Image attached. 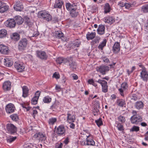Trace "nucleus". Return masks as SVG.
<instances>
[{
	"label": "nucleus",
	"mask_w": 148,
	"mask_h": 148,
	"mask_svg": "<svg viewBox=\"0 0 148 148\" xmlns=\"http://www.w3.org/2000/svg\"><path fill=\"white\" fill-rule=\"evenodd\" d=\"M117 127L119 131H121L124 130L123 125L120 123H119L117 124Z\"/></svg>",
	"instance_id": "53"
},
{
	"label": "nucleus",
	"mask_w": 148,
	"mask_h": 148,
	"mask_svg": "<svg viewBox=\"0 0 148 148\" xmlns=\"http://www.w3.org/2000/svg\"><path fill=\"white\" fill-rule=\"evenodd\" d=\"M95 122L98 127H99L103 124V123L101 118H99L98 120H96Z\"/></svg>",
	"instance_id": "48"
},
{
	"label": "nucleus",
	"mask_w": 148,
	"mask_h": 148,
	"mask_svg": "<svg viewBox=\"0 0 148 148\" xmlns=\"http://www.w3.org/2000/svg\"><path fill=\"white\" fill-rule=\"evenodd\" d=\"M6 128L8 132L11 134H13L17 131L16 127L12 124L8 123Z\"/></svg>",
	"instance_id": "7"
},
{
	"label": "nucleus",
	"mask_w": 148,
	"mask_h": 148,
	"mask_svg": "<svg viewBox=\"0 0 148 148\" xmlns=\"http://www.w3.org/2000/svg\"><path fill=\"white\" fill-rule=\"evenodd\" d=\"M63 2L60 0H58L55 2L53 7L54 8H62Z\"/></svg>",
	"instance_id": "25"
},
{
	"label": "nucleus",
	"mask_w": 148,
	"mask_h": 148,
	"mask_svg": "<svg viewBox=\"0 0 148 148\" xmlns=\"http://www.w3.org/2000/svg\"><path fill=\"white\" fill-rule=\"evenodd\" d=\"M38 16L39 18H43L47 21H51L52 19V16L48 12L45 10L41 11L38 13Z\"/></svg>",
	"instance_id": "1"
},
{
	"label": "nucleus",
	"mask_w": 148,
	"mask_h": 148,
	"mask_svg": "<svg viewBox=\"0 0 148 148\" xmlns=\"http://www.w3.org/2000/svg\"><path fill=\"white\" fill-rule=\"evenodd\" d=\"M133 5L132 4H131L129 3H125V7L127 9H130L131 7H132Z\"/></svg>",
	"instance_id": "54"
},
{
	"label": "nucleus",
	"mask_w": 148,
	"mask_h": 148,
	"mask_svg": "<svg viewBox=\"0 0 148 148\" xmlns=\"http://www.w3.org/2000/svg\"><path fill=\"white\" fill-rule=\"evenodd\" d=\"M128 88V86L126 83L124 82L121 85V88L119 89V93L121 95L123 96H124L123 91L124 90L127 89Z\"/></svg>",
	"instance_id": "16"
},
{
	"label": "nucleus",
	"mask_w": 148,
	"mask_h": 148,
	"mask_svg": "<svg viewBox=\"0 0 148 148\" xmlns=\"http://www.w3.org/2000/svg\"><path fill=\"white\" fill-rule=\"evenodd\" d=\"M139 130V127H138L134 126L130 129L131 132H137Z\"/></svg>",
	"instance_id": "47"
},
{
	"label": "nucleus",
	"mask_w": 148,
	"mask_h": 148,
	"mask_svg": "<svg viewBox=\"0 0 148 148\" xmlns=\"http://www.w3.org/2000/svg\"><path fill=\"white\" fill-rule=\"evenodd\" d=\"M68 62L69 63V66L71 70L74 71L76 68V65L75 62L72 61L71 59L68 60Z\"/></svg>",
	"instance_id": "22"
},
{
	"label": "nucleus",
	"mask_w": 148,
	"mask_h": 148,
	"mask_svg": "<svg viewBox=\"0 0 148 148\" xmlns=\"http://www.w3.org/2000/svg\"><path fill=\"white\" fill-rule=\"evenodd\" d=\"M14 8L16 11H21L23 9V5L21 0H17L14 5Z\"/></svg>",
	"instance_id": "6"
},
{
	"label": "nucleus",
	"mask_w": 148,
	"mask_h": 148,
	"mask_svg": "<svg viewBox=\"0 0 148 148\" xmlns=\"http://www.w3.org/2000/svg\"><path fill=\"white\" fill-rule=\"evenodd\" d=\"M25 23L29 27H32L33 24L32 23L30 22L29 20L25 21Z\"/></svg>",
	"instance_id": "57"
},
{
	"label": "nucleus",
	"mask_w": 148,
	"mask_h": 148,
	"mask_svg": "<svg viewBox=\"0 0 148 148\" xmlns=\"http://www.w3.org/2000/svg\"><path fill=\"white\" fill-rule=\"evenodd\" d=\"M40 95V92L38 91H36V92L35 93V96L34 97H36L38 98H39V97Z\"/></svg>",
	"instance_id": "61"
},
{
	"label": "nucleus",
	"mask_w": 148,
	"mask_h": 148,
	"mask_svg": "<svg viewBox=\"0 0 148 148\" xmlns=\"http://www.w3.org/2000/svg\"><path fill=\"white\" fill-rule=\"evenodd\" d=\"M10 117L13 121H16L18 119V117L17 114H13L10 116Z\"/></svg>",
	"instance_id": "46"
},
{
	"label": "nucleus",
	"mask_w": 148,
	"mask_h": 148,
	"mask_svg": "<svg viewBox=\"0 0 148 148\" xmlns=\"http://www.w3.org/2000/svg\"><path fill=\"white\" fill-rule=\"evenodd\" d=\"M112 48V51L114 53H116L119 52L120 50L119 42H116L113 46Z\"/></svg>",
	"instance_id": "21"
},
{
	"label": "nucleus",
	"mask_w": 148,
	"mask_h": 148,
	"mask_svg": "<svg viewBox=\"0 0 148 148\" xmlns=\"http://www.w3.org/2000/svg\"><path fill=\"white\" fill-rule=\"evenodd\" d=\"M19 35L18 34L15 33H13L10 36L11 39L14 41H17L20 38Z\"/></svg>",
	"instance_id": "31"
},
{
	"label": "nucleus",
	"mask_w": 148,
	"mask_h": 148,
	"mask_svg": "<svg viewBox=\"0 0 148 148\" xmlns=\"http://www.w3.org/2000/svg\"><path fill=\"white\" fill-rule=\"evenodd\" d=\"M89 136H87L86 138V145L94 146L95 145V142L92 139L89 138Z\"/></svg>",
	"instance_id": "29"
},
{
	"label": "nucleus",
	"mask_w": 148,
	"mask_h": 148,
	"mask_svg": "<svg viewBox=\"0 0 148 148\" xmlns=\"http://www.w3.org/2000/svg\"><path fill=\"white\" fill-rule=\"evenodd\" d=\"M31 110H32V111L33 112L32 116L34 118L36 115L37 114L38 112L37 110L34 109H32Z\"/></svg>",
	"instance_id": "59"
},
{
	"label": "nucleus",
	"mask_w": 148,
	"mask_h": 148,
	"mask_svg": "<svg viewBox=\"0 0 148 148\" xmlns=\"http://www.w3.org/2000/svg\"><path fill=\"white\" fill-rule=\"evenodd\" d=\"M100 39L101 38L100 37L97 36L94 40L93 41L95 43H99Z\"/></svg>",
	"instance_id": "55"
},
{
	"label": "nucleus",
	"mask_w": 148,
	"mask_h": 148,
	"mask_svg": "<svg viewBox=\"0 0 148 148\" xmlns=\"http://www.w3.org/2000/svg\"><path fill=\"white\" fill-rule=\"evenodd\" d=\"M81 44V42L78 39H76L72 43V46L73 48H75L79 47Z\"/></svg>",
	"instance_id": "33"
},
{
	"label": "nucleus",
	"mask_w": 148,
	"mask_h": 148,
	"mask_svg": "<svg viewBox=\"0 0 148 148\" xmlns=\"http://www.w3.org/2000/svg\"><path fill=\"white\" fill-rule=\"evenodd\" d=\"M96 71L98 72H99L103 75H105L106 72L108 71L109 70V68L108 66H100L97 67L96 68Z\"/></svg>",
	"instance_id": "10"
},
{
	"label": "nucleus",
	"mask_w": 148,
	"mask_h": 148,
	"mask_svg": "<svg viewBox=\"0 0 148 148\" xmlns=\"http://www.w3.org/2000/svg\"><path fill=\"white\" fill-rule=\"evenodd\" d=\"M131 123L133 124H137L142 121V117L140 116H132L130 119Z\"/></svg>",
	"instance_id": "12"
},
{
	"label": "nucleus",
	"mask_w": 148,
	"mask_h": 148,
	"mask_svg": "<svg viewBox=\"0 0 148 148\" xmlns=\"http://www.w3.org/2000/svg\"><path fill=\"white\" fill-rule=\"evenodd\" d=\"M88 83L90 84H92L94 86H96L97 84L95 82V81L92 79H89L88 81Z\"/></svg>",
	"instance_id": "51"
},
{
	"label": "nucleus",
	"mask_w": 148,
	"mask_h": 148,
	"mask_svg": "<svg viewBox=\"0 0 148 148\" xmlns=\"http://www.w3.org/2000/svg\"><path fill=\"white\" fill-rule=\"evenodd\" d=\"M38 98L34 97L32 99V103L33 104L35 105L37 103Z\"/></svg>",
	"instance_id": "50"
},
{
	"label": "nucleus",
	"mask_w": 148,
	"mask_h": 148,
	"mask_svg": "<svg viewBox=\"0 0 148 148\" xmlns=\"http://www.w3.org/2000/svg\"><path fill=\"white\" fill-rule=\"evenodd\" d=\"M96 82L100 84L102 86V91L104 93L107 92L108 90V86L107 83L105 80L99 79Z\"/></svg>",
	"instance_id": "5"
},
{
	"label": "nucleus",
	"mask_w": 148,
	"mask_h": 148,
	"mask_svg": "<svg viewBox=\"0 0 148 148\" xmlns=\"http://www.w3.org/2000/svg\"><path fill=\"white\" fill-rule=\"evenodd\" d=\"M66 7L67 10L69 12L73 10H75L77 8V5L75 3H66Z\"/></svg>",
	"instance_id": "15"
},
{
	"label": "nucleus",
	"mask_w": 148,
	"mask_h": 148,
	"mask_svg": "<svg viewBox=\"0 0 148 148\" xmlns=\"http://www.w3.org/2000/svg\"><path fill=\"white\" fill-rule=\"evenodd\" d=\"M27 42L26 38L21 39L18 43V50L22 51L25 50L27 47Z\"/></svg>",
	"instance_id": "3"
},
{
	"label": "nucleus",
	"mask_w": 148,
	"mask_h": 148,
	"mask_svg": "<svg viewBox=\"0 0 148 148\" xmlns=\"http://www.w3.org/2000/svg\"><path fill=\"white\" fill-rule=\"evenodd\" d=\"M63 144L62 143H60L56 146L55 148H62Z\"/></svg>",
	"instance_id": "60"
},
{
	"label": "nucleus",
	"mask_w": 148,
	"mask_h": 148,
	"mask_svg": "<svg viewBox=\"0 0 148 148\" xmlns=\"http://www.w3.org/2000/svg\"><path fill=\"white\" fill-rule=\"evenodd\" d=\"M5 110L7 113L10 114L14 112L15 110V108L14 104L10 103L6 105Z\"/></svg>",
	"instance_id": "13"
},
{
	"label": "nucleus",
	"mask_w": 148,
	"mask_h": 148,
	"mask_svg": "<svg viewBox=\"0 0 148 148\" xmlns=\"http://www.w3.org/2000/svg\"><path fill=\"white\" fill-rule=\"evenodd\" d=\"M145 140L147 141H148V131H147L145 135Z\"/></svg>",
	"instance_id": "63"
},
{
	"label": "nucleus",
	"mask_w": 148,
	"mask_h": 148,
	"mask_svg": "<svg viewBox=\"0 0 148 148\" xmlns=\"http://www.w3.org/2000/svg\"><path fill=\"white\" fill-rule=\"evenodd\" d=\"M71 16L72 17H77L78 14V11L77 9L75 10L71 11L69 12Z\"/></svg>",
	"instance_id": "37"
},
{
	"label": "nucleus",
	"mask_w": 148,
	"mask_h": 148,
	"mask_svg": "<svg viewBox=\"0 0 148 148\" xmlns=\"http://www.w3.org/2000/svg\"><path fill=\"white\" fill-rule=\"evenodd\" d=\"M53 77L58 79L60 78V75L58 73L55 72L53 75Z\"/></svg>",
	"instance_id": "56"
},
{
	"label": "nucleus",
	"mask_w": 148,
	"mask_h": 148,
	"mask_svg": "<svg viewBox=\"0 0 148 148\" xmlns=\"http://www.w3.org/2000/svg\"><path fill=\"white\" fill-rule=\"evenodd\" d=\"M4 63L6 66L10 67L12 66L13 64L12 61L11 60H9L8 58L4 59Z\"/></svg>",
	"instance_id": "27"
},
{
	"label": "nucleus",
	"mask_w": 148,
	"mask_h": 148,
	"mask_svg": "<svg viewBox=\"0 0 148 148\" xmlns=\"http://www.w3.org/2000/svg\"><path fill=\"white\" fill-rule=\"evenodd\" d=\"M5 25L7 27L12 28L15 27L16 23L14 19H10L5 22Z\"/></svg>",
	"instance_id": "14"
},
{
	"label": "nucleus",
	"mask_w": 148,
	"mask_h": 148,
	"mask_svg": "<svg viewBox=\"0 0 148 148\" xmlns=\"http://www.w3.org/2000/svg\"><path fill=\"white\" fill-rule=\"evenodd\" d=\"M117 102L118 105L120 107H123L125 104L124 101L122 99H119Z\"/></svg>",
	"instance_id": "44"
},
{
	"label": "nucleus",
	"mask_w": 148,
	"mask_h": 148,
	"mask_svg": "<svg viewBox=\"0 0 148 148\" xmlns=\"http://www.w3.org/2000/svg\"><path fill=\"white\" fill-rule=\"evenodd\" d=\"M96 33L95 32L90 33L88 32L86 34V38L88 40H92L95 36Z\"/></svg>",
	"instance_id": "30"
},
{
	"label": "nucleus",
	"mask_w": 148,
	"mask_h": 148,
	"mask_svg": "<svg viewBox=\"0 0 148 148\" xmlns=\"http://www.w3.org/2000/svg\"><path fill=\"white\" fill-rule=\"evenodd\" d=\"M56 134L59 136H60L65 135V129L63 125H60L56 129Z\"/></svg>",
	"instance_id": "11"
},
{
	"label": "nucleus",
	"mask_w": 148,
	"mask_h": 148,
	"mask_svg": "<svg viewBox=\"0 0 148 148\" xmlns=\"http://www.w3.org/2000/svg\"><path fill=\"white\" fill-rule=\"evenodd\" d=\"M37 56L41 60H46L48 58V56L46 53L43 51L40 50L36 51Z\"/></svg>",
	"instance_id": "9"
},
{
	"label": "nucleus",
	"mask_w": 148,
	"mask_h": 148,
	"mask_svg": "<svg viewBox=\"0 0 148 148\" xmlns=\"http://www.w3.org/2000/svg\"><path fill=\"white\" fill-rule=\"evenodd\" d=\"M132 113L133 115V116H139L137 114V112L135 110H133L132 112Z\"/></svg>",
	"instance_id": "64"
},
{
	"label": "nucleus",
	"mask_w": 148,
	"mask_h": 148,
	"mask_svg": "<svg viewBox=\"0 0 148 148\" xmlns=\"http://www.w3.org/2000/svg\"><path fill=\"white\" fill-rule=\"evenodd\" d=\"M23 95L22 96L24 98L28 96L29 90L28 88L26 86H23L22 87Z\"/></svg>",
	"instance_id": "28"
},
{
	"label": "nucleus",
	"mask_w": 148,
	"mask_h": 148,
	"mask_svg": "<svg viewBox=\"0 0 148 148\" xmlns=\"http://www.w3.org/2000/svg\"><path fill=\"white\" fill-rule=\"evenodd\" d=\"M118 119L119 121L122 123H124L125 121V117L121 115H120L118 117Z\"/></svg>",
	"instance_id": "52"
},
{
	"label": "nucleus",
	"mask_w": 148,
	"mask_h": 148,
	"mask_svg": "<svg viewBox=\"0 0 148 148\" xmlns=\"http://www.w3.org/2000/svg\"><path fill=\"white\" fill-rule=\"evenodd\" d=\"M144 29L145 31L148 33V23L146 24Z\"/></svg>",
	"instance_id": "62"
},
{
	"label": "nucleus",
	"mask_w": 148,
	"mask_h": 148,
	"mask_svg": "<svg viewBox=\"0 0 148 148\" xmlns=\"http://www.w3.org/2000/svg\"><path fill=\"white\" fill-rule=\"evenodd\" d=\"M141 10L142 12L145 13L148 12V4H145L141 8Z\"/></svg>",
	"instance_id": "38"
},
{
	"label": "nucleus",
	"mask_w": 148,
	"mask_h": 148,
	"mask_svg": "<svg viewBox=\"0 0 148 148\" xmlns=\"http://www.w3.org/2000/svg\"><path fill=\"white\" fill-rule=\"evenodd\" d=\"M105 29V27L104 25H99L97 29V33L100 35H102L104 34Z\"/></svg>",
	"instance_id": "18"
},
{
	"label": "nucleus",
	"mask_w": 148,
	"mask_h": 148,
	"mask_svg": "<svg viewBox=\"0 0 148 148\" xmlns=\"http://www.w3.org/2000/svg\"><path fill=\"white\" fill-rule=\"evenodd\" d=\"M56 61L57 63L60 64L62 63L65 64L68 62V60L67 59L62 57L58 58L56 59Z\"/></svg>",
	"instance_id": "32"
},
{
	"label": "nucleus",
	"mask_w": 148,
	"mask_h": 148,
	"mask_svg": "<svg viewBox=\"0 0 148 148\" xmlns=\"http://www.w3.org/2000/svg\"><path fill=\"white\" fill-rule=\"evenodd\" d=\"M14 20L16 24V23L18 25L21 24L23 22L24 20L20 16H17L14 18Z\"/></svg>",
	"instance_id": "24"
},
{
	"label": "nucleus",
	"mask_w": 148,
	"mask_h": 148,
	"mask_svg": "<svg viewBox=\"0 0 148 148\" xmlns=\"http://www.w3.org/2000/svg\"><path fill=\"white\" fill-rule=\"evenodd\" d=\"M34 138L39 140L41 142L46 143L47 141V136L44 132H38L36 133L33 136Z\"/></svg>",
	"instance_id": "2"
},
{
	"label": "nucleus",
	"mask_w": 148,
	"mask_h": 148,
	"mask_svg": "<svg viewBox=\"0 0 148 148\" xmlns=\"http://www.w3.org/2000/svg\"><path fill=\"white\" fill-rule=\"evenodd\" d=\"M129 97L130 99L133 101H136L138 99V97L136 95L132 94L130 95Z\"/></svg>",
	"instance_id": "45"
},
{
	"label": "nucleus",
	"mask_w": 148,
	"mask_h": 148,
	"mask_svg": "<svg viewBox=\"0 0 148 148\" xmlns=\"http://www.w3.org/2000/svg\"><path fill=\"white\" fill-rule=\"evenodd\" d=\"M107 42V40L106 39H105L103 40L101 43L98 47V48L99 49H101V50H102L103 48L106 46Z\"/></svg>",
	"instance_id": "35"
},
{
	"label": "nucleus",
	"mask_w": 148,
	"mask_h": 148,
	"mask_svg": "<svg viewBox=\"0 0 148 148\" xmlns=\"http://www.w3.org/2000/svg\"><path fill=\"white\" fill-rule=\"evenodd\" d=\"M57 121V119L55 118L51 117L49 119L48 123L49 125H53Z\"/></svg>",
	"instance_id": "42"
},
{
	"label": "nucleus",
	"mask_w": 148,
	"mask_h": 148,
	"mask_svg": "<svg viewBox=\"0 0 148 148\" xmlns=\"http://www.w3.org/2000/svg\"><path fill=\"white\" fill-rule=\"evenodd\" d=\"M104 9V12L106 13H107L110 12V8L108 3H106V4Z\"/></svg>",
	"instance_id": "43"
},
{
	"label": "nucleus",
	"mask_w": 148,
	"mask_h": 148,
	"mask_svg": "<svg viewBox=\"0 0 148 148\" xmlns=\"http://www.w3.org/2000/svg\"><path fill=\"white\" fill-rule=\"evenodd\" d=\"M14 66L19 72L23 71L25 68L24 65L23 63L19 61H16L15 62Z\"/></svg>",
	"instance_id": "4"
},
{
	"label": "nucleus",
	"mask_w": 148,
	"mask_h": 148,
	"mask_svg": "<svg viewBox=\"0 0 148 148\" xmlns=\"http://www.w3.org/2000/svg\"><path fill=\"white\" fill-rule=\"evenodd\" d=\"M125 2L123 1H120L118 3V5L121 7H123L125 5Z\"/></svg>",
	"instance_id": "58"
},
{
	"label": "nucleus",
	"mask_w": 148,
	"mask_h": 148,
	"mask_svg": "<svg viewBox=\"0 0 148 148\" xmlns=\"http://www.w3.org/2000/svg\"><path fill=\"white\" fill-rule=\"evenodd\" d=\"M7 34V31L4 29L0 30V38H3L5 37Z\"/></svg>",
	"instance_id": "40"
},
{
	"label": "nucleus",
	"mask_w": 148,
	"mask_h": 148,
	"mask_svg": "<svg viewBox=\"0 0 148 148\" xmlns=\"http://www.w3.org/2000/svg\"><path fill=\"white\" fill-rule=\"evenodd\" d=\"M16 136L15 137H12V136H10V137L8 138L7 140V142H9L10 143H11L15 140L16 139Z\"/></svg>",
	"instance_id": "49"
},
{
	"label": "nucleus",
	"mask_w": 148,
	"mask_h": 148,
	"mask_svg": "<svg viewBox=\"0 0 148 148\" xmlns=\"http://www.w3.org/2000/svg\"><path fill=\"white\" fill-rule=\"evenodd\" d=\"M54 36L56 38H61L63 36V34L60 31L55 32L54 33Z\"/></svg>",
	"instance_id": "34"
},
{
	"label": "nucleus",
	"mask_w": 148,
	"mask_h": 148,
	"mask_svg": "<svg viewBox=\"0 0 148 148\" xmlns=\"http://www.w3.org/2000/svg\"><path fill=\"white\" fill-rule=\"evenodd\" d=\"M140 77L144 81L147 82L148 80V72L146 70L145 68H143L140 73Z\"/></svg>",
	"instance_id": "8"
},
{
	"label": "nucleus",
	"mask_w": 148,
	"mask_h": 148,
	"mask_svg": "<svg viewBox=\"0 0 148 148\" xmlns=\"http://www.w3.org/2000/svg\"><path fill=\"white\" fill-rule=\"evenodd\" d=\"M9 8V6L6 5L4 3L3 6L0 8V12L3 13L6 11Z\"/></svg>",
	"instance_id": "36"
},
{
	"label": "nucleus",
	"mask_w": 148,
	"mask_h": 148,
	"mask_svg": "<svg viewBox=\"0 0 148 148\" xmlns=\"http://www.w3.org/2000/svg\"><path fill=\"white\" fill-rule=\"evenodd\" d=\"M0 52L3 54H7L8 52V47L3 45H0Z\"/></svg>",
	"instance_id": "19"
},
{
	"label": "nucleus",
	"mask_w": 148,
	"mask_h": 148,
	"mask_svg": "<svg viewBox=\"0 0 148 148\" xmlns=\"http://www.w3.org/2000/svg\"><path fill=\"white\" fill-rule=\"evenodd\" d=\"M95 110L97 113L99 112V109L100 108V104L99 102H97L95 103L94 106Z\"/></svg>",
	"instance_id": "39"
},
{
	"label": "nucleus",
	"mask_w": 148,
	"mask_h": 148,
	"mask_svg": "<svg viewBox=\"0 0 148 148\" xmlns=\"http://www.w3.org/2000/svg\"><path fill=\"white\" fill-rule=\"evenodd\" d=\"M51 101V98L49 96H47L45 97L43 99V101L44 103H50Z\"/></svg>",
	"instance_id": "41"
},
{
	"label": "nucleus",
	"mask_w": 148,
	"mask_h": 148,
	"mask_svg": "<svg viewBox=\"0 0 148 148\" xmlns=\"http://www.w3.org/2000/svg\"><path fill=\"white\" fill-rule=\"evenodd\" d=\"M67 115V121L71 123L74 121L75 119L74 115L68 113Z\"/></svg>",
	"instance_id": "23"
},
{
	"label": "nucleus",
	"mask_w": 148,
	"mask_h": 148,
	"mask_svg": "<svg viewBox=\"0 0 148 148\" xmlns=\"http://www.w3.org/2000/svg\"><path fill=\"white\" fill-rule=\"evenodd\" d=\"M11 83L10 81H5L3 84V89L5 91L9 90L11 89Z\"/></svg>",
	"instance_id": "17"
},
{
	"label": "nucleus",
	"mask_w": 148,
	"mask_h": 148,
	"mask_svg": "<svg viewBox=\"0 0 148 148\" xmlns=\"http://www.w3.org/2000/svg\"><path fill=\"white\" fill-rule=\"evenodd\" d=\"M104 21L105 23H107L111 25L115 22V20L111 16H108L105 18Z\"/></svg>",
	"instance_id": "26"
},
{
	"label": "nucleus",
	"mask_w": 148,
	"mask_h": 148,
	"mask_svg": "<svg viewBox=\"0 0 148 148\" xmlns=\"http://www.w3.org/2000/svg\"><path fill=\"white\" fill-rule=\"evenodd\" d=\"M144 106L143 103L141 101H137L134 104L135 108L138 110L143 109Z\"/></svg>",
	"instance_id": "20"
}]
</instances>
